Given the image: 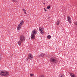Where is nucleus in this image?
<instances>
[{
    "mask_svg": "<svg viewBox=\"0 0 77 77\" xmlns=\"http://www.w3.org/2000/svg\"><path fill=\"white\" fill-rule=\"evenodd\" d=\"M39 77H43L42 75H40Z\"/></svg>",
    "mask_w": 77,
    "mask_h": 77,
    "instance_id": "24",
    "label": "nucleus"
},
{
    "mask_svg": "<svg viewBox=\"0 0 77 77\" xmlns=\"http://www.w3.org/2000/svg\"><path fill=\"white\" fill-rule=\"evenodd\" d=\"M31 39H35V35L34 34H31Z\"/></svg>",
    "mask_w": 77,
    "mask_h": 77,
    "instance_id": "9",
    "label": "nucleus"
},
{
    "mask_svg": "<svg viewBox=\"0 0 77 77\" xmlns=\"http://www.w3.org/2000/svg\"><path fill=\"white\" fill-rule=\"evenodd\" d=\"M45 12H46V11H47V10H46V9H45Z\"/></svg>",
    "mask_w": 77,
    "mask_h": 77,
    "instance_id": "25",
    "label": "nucleus"
},
{
    "mask_svg": "<svg viewBox=\"0 0 77 77\" xmlns=\"http://www.w3.org/2000/svg\"><path fill=\"white\" fill-rule=\"evenodd\" d=\"M23 42H21V41H18L17 42V43L18 44V45H21V43H23Z\"/></svg>",
    "mask_w": 77,
    "mask_h": 77,
    "instance_id": "12",
    "label": "nucleus"
},
{
    "mask_svg": "<svg viewBox=\"0 0 77 77\" xmlns=\"http://www.w3.org/2000/svg\"><path fill=\"white\" fill-rule=\"evenodd\" d=\"M67 21L69 23H71V17L69 16H67Z\"/></svg>",
    "mask_w": 77,
    "mask_h": 77,
    "instance_id": "6",
    "label": "nucleus"
},
{
    "mask_svg": "<svg viewBox=\"0 0 77 77\" xmlns=\"http://www.w3.org/2000/svg\"><path fill=\"white\" fill-rule=\"evenodd\" d=\"M43 77H44V76H43Z\"/></svg>",
    "mask_w": 77,
    "mask_h": 77,
    "instance_id": "27",
    "label": "nucleus"
},
{
    "mask_svg": "<svg viewBox=\"0 0 77 77\" xmlns=\"http://www.w3.org/2000/svg\"><path fill=\"white\" fill-rule=\"evenodd\" d=\"M22 10H23V11H24V12H26V10L24 9V8H23Z\"/></svg>",
    "mask_w": 77,
    "mask_h": 77,
    "instance_id": "19",
    "label": "nucleus"
},
{
    "mask_svg": "<svg viewBox=\"0 0 77 77\" xmlns=\"http://www.w3.org/2000/svg\"><path fill=\"white\" fill-rule=\"evenodd\" d=\"M46 55V54H44L43 53H41V54H40L39 55V56L40 57H44V56H45Z\"/></svg>",
    "mask_w": 77,
    "mask_h": 77,
    "instance_id": "10",
    "label": "nucleus"
},
{
    "mask_svg": "<svg viewBox=\"0 0 77 77\" xmlns=\"http://www.w3.org/2000/svg\"><path fill=\"white\" fill-rule=\"evenodd\" d=\"M28 58L29 59L32 60L33 59V55L31 54H29L28 55Z\"/></svg>",
    "mask_w": 77,
    "mask_h": 77,
    "instance_id": "7",
    "label": "nucleus"
},
{
    "mask_svg": "<svg viewBox=\"0 0 77 77\" xmlns=\"http://www.w3.org/2000/svg\"><path fill=\"white\" fill-rule=\"evenodd\" d=\"M30 77H32V76H33V74H30Z\"/></svg>",
    "mask_w": 77,
    "mask_h": 77,
    "instance_id": "21",
    "label": "nucleus"
},
{
    "mask_svg": "<svg viewBox=\"0 0 77 77\" xmlns=\"http://www.w3.org/2000/svg\"><path fill=\"white\" fill-rule=\"evenodd\" d=\"M24 24V21L23 20H21L20 22V23L19 24L17 27V30H20V29L21 28V26Z\"/></svg>",
    "mask_w": 77,
    "mask_h": 77,
    "instance_id": "4",
    "label": "nucleus"
},
{
    "mask_svg": "<svg viewBox=\"0 0 77 77\" xmlns=\"http://www.w3.org/2000/svg\"><path fill=\"white\" fill-rule=\"evenodd\" d=\"M74 24H75V25H77V21L75 22L74 23Z\"/></svg>",
    "mask_w": 77,
    "mask_h": 77,
    "instance_id": "20",
    "label": "nucleus"
},
{
    "mask_svg": "<svg viewBox=\"0 0 77 77\" xmlns=\"http://www.w3.org/2000/svg\"><path fill=\"white\" fill-rule=\"evenodd\" d=\"M24 13L25 14H26H26H27V13L26 12H24Z\"/></svg>",
    "mask_w": 77,
    "mask_h": 77,
    "instance_id": "23",
    "label": "nucleus"
},
{
    "mask_svg": "<svg viewBox=\"0 0 77 77\" xmlns=\"http://www.w3.org/2000/svg\"><path fill=\"white\" fill-rule=\"evenodd\" d=\"M9 72H6L5 70L0 71V75L2 76H5V77H7L9 75Z\"/></svg>",
    "mask_w": 77,
    "mask_h": 77,
    "instance_id": "1",
    "label": "nucleus"
},
{
    "mask_svg": "<svg viewBox=\"0 0 77 77\" xmlns=\"http://www.w3.org/2000/svg\"><path fill=\"white\" fill-rule=\"evenodd\" d=\"M12 2H15V3H18V1L17 0H11Z\"/></svg>",
    "mask_w": 77,
    "mask_h": 77,
    "instance_id": "13",
    "label": "nucleus"
},
{
    "mask_svg": "<svg viewBox=\"0 0 77 77\" xmlns=\"http://www.w3.org/2000/svg\"><path fill=\"white\" fill-rule=\"evenodd\" d=\"M51 7V6L48 5L47 7V9H49Z\"/></svg>",
    "mask_w": 77,
    "mask_h": 77,
    "instance_id": "16",
    "label": "nucleus"
},
{
    "mask_svg": "<svg viewBox=\"0 0 77 77\" xmlns=\"http://www.w3.org/2000/svg\"><path fill=\"white\" fill-rule=\"evenodd\" d=\"M48 39H50L51 38V36L50 35H48L47 36Z\"/></svg>",
    "mask_w": 77,
    "mask_h": 77,
    "instance_id": "15",
    "label": "nucleus"
},
{
    "mask_svg": "<svg viewBox=\"0 0 77 77\" xmlns=\"http://www.w3.org/2000/svg\"><path fill=\"white\" fill-rule=\"evenodd\" d=\"M56 23L57 24V25H59V24H60V22L59 21V20H58V21H57L56 22Z\"/></svg>",
    "mask_w": 77,
    "mask_h": 77,
    "instance_id": "14",
    "label": "nucleus"
},
{
    "mask_svg": "<svg viewBox=\"0 0 77 77\" xmlns=\"http://www.w3.org/2000/svg\"><path fill=\"white\" fill-rule=\"evenodd\" d=\"M50 62L52 63H56L57 62V60L56 59V57H53L51 59Z\"/></svg>",
    "mask_w": 77,
    "mask_h": 77,
    "instance_id": "2",
    "label": "nucleus"
},
{
    "mask_svg": "<svg viewBox=\"0 0 77 77\" xmlns=\"http://www.w3.org/2000/svg\"><path fill=\"white\" fill-rule=\"evenodd\" d=\"M2 57V54H0V61L2 60V57Z\"/></svg>",
    "mask_w": 77,
    "mask_h": 77,
    "instance_id": "17",
    "label": "nucleus"
},
{
    "mask_svg": "<svg viewBox=\"0 0 77 77\" xmlns=\"http://www.w3.org/2000/svg\"><path fill=\"white\" fill-rule=\"evenodd\" d=\"M28 59H29V57H27V58H26V60H27V61H28Z\"/></svg>",
    "mask_w": 77,
    "mask_h": 77,
    "instance_id": "22",
    "label": "nucleus"
},
{
    "mask_svg": "<svg viewBox=\"0 0 77 77\" xmlns=\"http://www.w3.org/2000/svg\"><path fill=\"white\" fill-rule=\"evenodd\" d=\"M60 77H64V74L61 75L60 76Z\"/></svg>",
    "mask_w": 77,
    "mask_h": 77,
    "instance_id": "18",
    "label": "nucleus"
},
{
    "mask_svg": "<svg viewBox=\"0 0 77 77\" xmlns=\"http://www.w3.org/2000/svg\"><path fill=\"white\" fill-rule=\"evenodd\" d=\"M44 10H45V8H44Z\"/></svg>",
    "mask_w": 77,
    "mask_h": 77,
    "instance_id": "26",
    "label": "nucleus"
},
{
    "mask_svg": "<svg viewBox=\"0 0 77 77\" xmlns=\"http://www.w3.org/2000/svg\"><path fill=\"white\" fill-rule=\"evenodd\" d=\"M20 39L22 42H24V41H25V37L24 35H21L20 36Z\"/></svg>",
    "mask_w": 77,
    "mask_h": 77,
    "instance_id": "3",
    "label": "nucleus"
},
{
    "mask_svg": "<svg viewBox=\"0 0 77 77\" xmlns=\"http://www.w3.org/2000/svg\"><path fill=\"white\" fill-rule=\"evenodd\" d=\"M39 30L40 32L42 34H43L44 32H43V31H42V29H41V28H39Z\"/></svg>",
    "mask_w": 77,
    "mask_h": 77,
    "instance_id": "11",
    "label": "nucleus"
},
{
    "mask_svg": "<svg viewBox=\"0 0 77 77\" xmlns=\"http://www.w3.org/2000/svg\"><path fill=\"white\" fill-rule=\"evenodd\" d=\"M69 74L71 77H76L75 75L72 73H69Z\"/></svg>",
    "mask_w": 77,
    "mask_h": 77,
    "instance_id": "8",
    "label": "nucleus"
},
{
    "mask_svg": "<svg viewBox=\"0 0 77 77\" xmlns=\"http://www.w3.org/2000/svg\"><path fill=\"white\" fill-rule=\"evenodd\" d=\"M38 32V31H37L35 29H34L32 31L31 34L32 35H36Z\"/></svg>",
    "mask_w": 77,
    "mask_h": 77,
    "instance_id": "5",
    "label": "nucleus"
}]
</instances>
